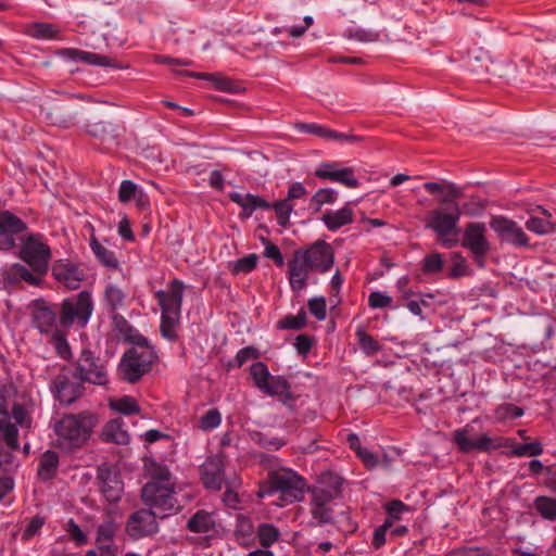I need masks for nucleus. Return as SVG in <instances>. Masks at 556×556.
<instances>
[{
	"label": "nucleus",
	"mask_w": 556,
	"mask_h": 556,
	"mask_svg": "<svg viewBox=\"0 0 556 556\" xmlns=\"http://www.w3.org/2000/svg\"><path fill=\"white\" fill-rule=\"evenodd\" d=\"M97 425L98 418L90 412L64 414L53 424L55 445L67 453L81 448L87 444Z\"/></svg>",
	"instance_id": "obj_1"
},
{
	"label": "nucleus",
	"mask_w": 556,
	"mask_h": 556,
	"mask_svg": "<svg viewBox=\"0 0 556 556\" xmlns=\"http://www.w3.org/2000/svg\"><path fill=\"white\" fill-rule=\"evenodd\" d=\"M141 498L159 518H165L180 509L176 498L175 483L165 467H159L141 490Z\"/></svg>",
	"instance_id": "obj_2"
},
{
	"label": "nucleus",
	"mask_w": 556,
	"mask_h": 556,
	"mask_svg": "<svg viewBox=\"0 0 556 556\" xmlns=\"http://www.w3.org/2000/svg\"><path fill=\"white\" fill-rule=\"evenodd\" d=\"M157 361V354L147 338L137 336L134 338V346L126 350L118 365V372L124 381L138 382L144 375L151 371Z\"/></svg>",
	"instance_id": "obj_3"
},
{
	"label": "nucleus",
	"mask_w": 556,
	"mask_h": 556,
	"mask_svg": "<svg viewBox=\"0 0 556 556\" xmlns=\"http://www.w3.org/2000/svg\"><path fill=\"white\" fill-rule=\"evenodd\" d=\"M462 214L458 203H454V208L450 210L437 207L428 213L425 227L435 233L444 248L452 249L458 243L456 237L459 235L458 223Z\"/></svg>",
	"instance_id": "obj_4"
},
{
	"label": "nucleus",
	"mask_w": 556,
	"mask_h": 556,
	"mask_svg": "<svg viewBox=\"0 0 556 556\" xmlns=\"http://www.w3.org/2000/svg\"><path fill=\"white\" fill-rule=\"evenodd\" d=\"M16 247L18 248L17 256L24 263L40 274H47L52 254L43 235L29 232L27 229L23 236L18 237Z\"/></svg>",
	"instance_id": "obj_5"
},
{
	"label": "nucleus",
	"mask_w": 556,
	"mask_h": 556,
	"mask_svg": "<svg viewBox=\"0 0 556 556\" xmlns=\"http://www.w3.org/2000/svg\"><path fill=\"white\" fill-rule=\"evenodd\" d=\"M267 480L269 483L268 493L279 492L281 500L293 503L304 498L307 488L306 480L294 470L289 468L270 470Z\"/></svg>",
	"instance_id": "obj_6"
},
{
	"label": "nucleus",
	"mask_w": 556,
	"mask_h": 556,
	"mask_svg": "<svg viewBox=\"0 0 556 556\" xmlns=\"http://www.w3.org/2000/svg\"><path fill=\"white\" fill-rule=\"evenodd\" d=\"M74 379L96 386L109 383L108 364L90 349H83L74 363Z\"/></svg>",
	"instance_id": "obj_7"
},
{
	"label": "nucleus",
	"mask_w": 556,
	"mask_h": 556,
	"mask_svg": "<svg viewBox=\"0 0 556 556\" xmlns=\"http://www.w3.org/2000/svg\"><path fill=\"white\" fill-rule=\"evenodd\" d=\"M58 311L61 328L68 329L74 324L85 327L93 311L91 294L88 291H81L75 296L67 298L60 304Z\"/></svg>",
	"instance_id": "obj_8"
},
{
	"label": "nucleus",
	"mask_w": 556,
	"mask_h": 556,
	"mask_svg": "<svg viewBox=\"0 0 556 556\" xmlns=\"http://www.w3.org/2000/svg\"><path fill=\"white\" fill-rule=\"evenodd\" d=\"M485 232L486 227L483 223H469L465 228L462 241V245L472 253L475 262L480 267L484 265L485 256L490 251Z\"/></svg>",
	"instance_id": "obj_9"
},
{
	"label": "nucleus",
	"mask_w": 556,
	"mask_h": 556,
	"mask_svg": "<svg viewBox=\"0 0 556 556\" xmlns=\"http://www.w3.org/2000/svg\"><path fill=\"white\" fill-rule=\"evenodd\" d=\"M28 229L27 224L10 211H0V250L16 248V240Z\"/></svg>",
	"instance_id": "obj_10"
},
{
	"label": "nucleus",
	"mask_w": 556,
	"mask_h": 556,
	"mask_svg": "<svg viewBox=\"0 0 556 556\" xmlns=\"http://www.w3.org/2000/svg\"><path fill=\"white\" fill-rule=\"evenodd\" d=\"M99 489L109 503H118L124 493V482L119 472L109 464H101L97 469Z\"/></svg>",
	"instance_id": "obj_11"
},
{
	"label": "nucleus",
	"mask_w": 556,
	"mask_h": 556,
	"mask_svg": "<svg viewBox=\"0 0 556 556\" xmlns=\"http://www.w3.org/2000/svg\"><path fill=\"white\" fill-rule=\"evenodd\" d=\"M469 434V426L456 429L453 432V442L462 453L468 454L473 451L491 452L502 446V443L498 442L500 439H493L486 434H482L476 439H470Z\"/></svg>",
	"instance_id": "obj_12"
},
{
	"label": "nucleus",
	"mask_w": 556,
	"mask_h": 556,
	"mask_svg": "<svg viewBox=\"0 0 556 556\" xmlns=\"http://www.w3.org/2000/svg\"><path fill=\"white\" fill-rule=\"evenodd\" d=\"M490 227L502 241L517 248L529 247V237L515 220L504 216H493L490 220Z\"/></svg>",
	"instance_id": "obj_13"
},
{
	"label": "nucleus",
	"mask_w": 556,
	"mask_h": 556,
	"mask_svg": "<svg viewBox=\"0 0 556 556\" xmlns=\"http://www.w3.org/2000/svg\"><path fill=\"white\" fill-rule=\"evenodd\" d=\"M159 516L149 509L132 513L126 522V532L131 539L150 536L159 531Z\"/></svg>",
	"instance_id": "obj_14"
},
{
	"label": "nucleus",
	"mask_w": 556,
	"mask_h": 556,
	"mask_svg": "<svg viewBox=\"0 0 556 556\" xmlns=\"http://www.w3.org/2000/svg\"><path fill=\"white\" fill-rule=\"evenodd\" d=\"M51 391L54 397L65 405L73 404L85 393L84 382L73 380L67 372H60L53 380Z\"/></svg>",
	"instance_id": "obj_15"
},
{
	"label": "nucleus",
	"mask_w": 556,
	"mask_h": 556,
	"mask_svg": "<svg viewBox=\"0 0 556 556\" xmlns=\"http://www.w3.org/2000/svg\"><path fill=\"white\" fill-rule=\"evenodd\" d=\"M313 270L320 273L328 271L333 265V252L330 244L318 241L312 244L308 249L296 250Z\"/></svg>",
	"instance_id": "obj_16"
},
{
	"label": "nucleus",
	"mask_w": 556,
	"mask_h": 556,
	"mask_svg": "<svg viewBox=\"0 0 556 556\" xmlns=\"http://www.w3.org/2000/svg\"><path fill=\"white\" fill-rule=\"evenodd\" d=\"M185 286L182 281L174 279L167 291L159 290L155 298L161 307L162 314L180 315Z\"/></svg>",
	"instance_id": "obj_17"
},
{
	"label": "nucleus",
	"mask_w": 556,
	"mask_h": 556,
	"mask_svg": "<svg viewBox=\"0 0 556 556\" xmlns=\"http://www.w3.org/2000/svg\"><path fill=\"white\" fill-rule=\"evenodd\" d=\"M53 277L66 288L76 290L85 278V273L79 265L67 260H59L52 266Z\"/></svg>",
	"instance_id": "obj_18"
},
{
	"label": "nucleus",
	"mask_w": 556,
	"mask_h": 556,
	"mask_svg": "<svg viewBox=\"0 0 556 556\" xmlns=\"http://www.w3.org/2000/svg\"><path fill=\"white\" fill-rule=\"evenodd\" d=\"M58 314L59 311L56 306L48 305L43 301H37L31 312L34 327L41 333L53 331L59 325Z\"/></svg>",
	"instance_id": "obj_19"
},
{
	"label": "nucleus",
	"mask_w": 556,
	"mask_h": 556,
	"mask_svg": "<svg viewBox=\"0 0 556 556\" xmlns=\"http://www.w3.org/2000/svg\"><path fill=\"white\" fill-rule=\"evenodd\" d=\"M223 457H208L200 468L201 480L206 489L219 491L225 478Z\"/></svg>",
	"instance_id": "obj_20"
},
{
	"label": "nucleus",
	"mask_w": 556,
	"mask_h": 556,
	"mask_svg": "<svg viewBox=\"0 0 556 556\" xmlns=\"http://www.w3.org/2000/svg\"><path fill=\"white\" fill-rule=\"evenodd\" d=\"M315 176L321 179H329L340 182L348 188H356L358 180L351 167L338 168L336 163H324L315 170Z\"/></svg>",
	"instance_id": "obj_21"
},
{
	"label": "nucleus",
	"mask_w": 556,
	"mask_h": 556,
	"mask_svg": "<svg viewBox=\"0 0 556 556\" xmlns=\"http://www.w3.org/2000/svg\"><path fill=\"white\" fill-rule=\"evenodd\" d=\"M313 270L306 261L298 251L294 252L292 260L288 262V276L290 287L294 292H300L306 287L308 273Z\"/></svg>",
	"instance_id": "obj_22"
},
{
	"label": "nucleus",
	"mask_w": 556,
	"mask_h": 556,
	"mask_svg": "<svg viewBox=\"0 0 556 556\" xmlns=\"http://www.w3.org/2000/svg\"><path fill=\"white\" fill-rule=\"evenodd\" d=\"M87 132L100 140L105 149L117 147L119 144V126L110 122H96L87 125Z\"/></svg>",
	"instance_id": "obj_23"
},
{
	"label": "nucleus",
	"mask_w": 556,
	"mask_h": 556,
	"mask_svg": "<svg viewBox=\"0 0 556 556\" xmlns=\"http://www.w3.org/2000/svg\"><path fill=\"white\" fill-rule=\"evenodd\" d=\"M177 77H193L198 79H205L213 83L216 89L220 91L237 93L241 90L240 86L232 79L226 77L220 73H198L185 70H173Z\"/></svg>",
	"instance_id": "obj_24"
},
{
	"label": "nucleus",
	"mask_w": 556,
	"mask_h": 556,
	"mask_svg": "<svg viewBox=\"0 0 556 556\" xmlns=\"http://www.w3.org/2000/svg\"><path fill=\"white\" fill-rule=\"evenodd\" d=\"M262 392L270 396H278L279 401L290 409H293L298 399L291 391L289 381L282 376H271Z\"/></svg>",
	"instance_id": "obj_25"
},
{
	"label": "nucleus",
	"mask_w": 556,
	"mask_h": 556,
	"mask_svg": "<svg viewBox=\"0 0 556 556\" xmlns=\"http://www.w3.org/2000/svg\"><path fill=\"white\" fill-rule=\"evenodd\" d=\"M56 54L73 62H84L98 66H114V63L110 58L79 49L65 48L59 50Z\"/></svg>",
	"instance_id": "obj_26"
},
{
	"label": "nucleus",
	"mask_w": 556,
	"mask_h": 556,
	"mask_svg": "<svg viewBox=\"0 0 556 556\" xmlns=\"http://www.w3.org/2000/svg\"><path fill=\"white\" fill-rule=\"evenodd\" d=\"M229 199L242 207L241 216L248 218L255 210H270V203L260 195L252 193L241 194L239 192L229 193Z\"/></svg>",
	"instance_id": "obj_27"
},
{
	"label": "nucleus",
	"mask_w": 556,
	"mask_h": 556,
	"mask_svg": "<svg viewBox=\"0 0 556 556\" xmlns=\"http://www.w3.org/2000/svg\"><path fill=\"white\" fill-rule=\"evenodd\" d=\"M45 118L52 125L67 127L72 124L76 113L63 103L54 102L48 108H41Z\"/></svg>",
	"instance_id": "obj_28"
},
{
	"label": "nucleus",
	"mask_w": 556,
	"mask_h": 556,
	"mask_svg": "<svg viewBox=\"0 0 556 556\" xmlns=\"http://www.w3.org/2000/svg\"><path fill=\"white\" fill-rule=\"evenodd\" d=\"M321 220L328 230L337 231L341 227L353 223L354 212L350 205L346 204L337 211H326L321 216Z\"/></svg>",
	"instance_id": "obj_29"
},
{
	"label": "nucleus",
	"mask_w": 556,
	"mask_h": 556,
	"mask_svg": "<svg viewBox=\"0 0 556 556\" xmlns=\"http://www.w3.org/2000/svg\"><path fill=\"white\" fill-rule=\"evenodd\" d=\"M329 486H315L312 490L311 505H328L341 493V481L338 477L330 476Z\"/></svg>",
	"instance_id": "obj_30"
},
{
	"label": "nucleus",
	"mask_w": 556,
	"mask_h": 556,
	"mask_svg": "<svg viewBox=\"0 0 556 556\" xmlns=\"http://www.w3.org/2000/svg\"><path fill=\"white\" fill-rule=\"evenodd\" d=\"M299 128L303 131L314 134L326 139L348 141L350 143H357L363 141V137L361 136L339 132L337 130H331L317 124H300Z\"/></svg>",
	"instance_id": "obj_31"
},
{
	"label": "nucleus",
	"mask_w": 556,
	"mask_h": 556,
	"mask_svg": "<svg viewBox=\"0 0 556 556\" xmlns=\"http://www.w3.org/2000/svg\"><path fill=\"white\" fill-rule=\"evenodd\" d=\"M59 455L52 450L46 451L39 458L37 468L38 478L42 481H49L54 478L59 468Z\"/></svg>",
	"instance_id": "obj_32"
},
{
	"label": "nucleus",
	"mask_w": 556,
	"mask_h": 556,
	"mask_svg": "<svg viewBox=\"0 0 556 556\" xmlns=\"http://www.w3.org/2000/svg\"><path fill=\"white\" fill-rule=\"evenodd\" d=\"M101 437L103 441L115 444H127L129 434L123 429V420L119 418L110 420L102 429Z\"/></svg>",
	"instance_id": "obj_33"
},
{
	"label": "nucleus",
	"mask_w": 556,
	"mask_h": 556,
	"mask_svg": "<svg viewBox=\"0 0 556 556\" xmlns=\"http://www.w3.org/2000/svg\"><path fill=\"white\" fill-rule=\"evenodd\" d=\"M90 249L96 255L97 260L106 268L117 270L119 269V262L115 256V253L104 245H102L94 235L90 236L89 242Z\"/></svg>",
	"instance_id": "obj_34"
},
{
	"label": "nucleus",
	"mask_w": 556,
	"mask_h": 556,
	"mask_svg": "<svg viewBox=\"0 0 556 556\" xmlns=\"http://www.w3.org/2000/svg\"><path fill=\"white\" fill-rule=\"evenodd\" d=\"M46 274H40L30 267L27 268L22 264H13L10 269V276L14 280L25 281L30 286L37 287L42 282V278Z\"/></svg>",
	"instance_id": "obj_35"
},
{
	"label": "nucleus",
	"mask_w": 556,
	"mask_h": 556,
	"mask_svg": "<svg viewBox=\"0 0 556 556\" xmlns=\"http://www.w3.org/2000/svg\"><path fill=\"white\" fill-rule=\"evenodd\" d=\"M254 527L250 518L239 516L235 528L237 542L242 546H250L254 542Z\"/></svg>",
	"instance_id": "obj_36"
},
{
	"label": "nucleus",
	"mask_w": 556,
	"mask_h": 556,
	"mask_svg": "<svg viewBox=\"0 0 556 556\" xmlns=\"http://www.w3.org/2000/svg\"><path fill=\"white\" fill-rule=\"evenodd\" d=\"M213 516L205 510H198L187 522V529L194 533H206L214 529Z\"/></svg>",
	"instance_id": "obj_37"
},
{
	"label": "nucleus",
	"mask_w": 556,
	"mask_h": 556,
	"mask_svg": "<svg viewBox=\"0 0 556 556\" xmlns=\"http://www.w3.org/2000/svg\"><path fill=\"white\" fill-rule=\"evenodd\" d=\"M59 33L60 30L50 23H33L25 28V34L35 39H53Z\"/></svg>",
	"instance_id": "obj_38"
},
{
	"label": "nucleus",
	"mask_w": 556,
	"mask_h": 556,
	"mask_svg": "<svg viewBox=\"0 0 556 556\" xmlns=\"http://www.w3.org/2000/svg\"><path fill=\"white\" fill-rule=\"evenodd\" d=\"M533 505L543 519L556 520V497L540 495L534 500Z\"/></svg>",
	"instance_id": "obj_39"
},
{
	"label": "nucleus",
	"mask_w": 556,
	"mask_h": 556,
	"mask_svg": "<svg viewBox=\"0 0 556 556\" xmlns=\"http://www.w3.org/2000/svg\"><path fill=\"white\" fill-rule=\"evenodd\" d=\"M355 336L361 350L367 356H372L382 350V345L363 328H357Z\"/></svg>",
	"instance_id": "obj_40"
},
{
	"label": "nucleus",
	"mask_w": 556,
	"mask_h": 556,
	"mask_svg": "<svg viewBox=\"0 0 556 556\" xmlns=\"http://www.w3.org/2000/svg\"><path fill=\"white\" fill-rule=\"evenodd\" d=\"M293 203L287 199H281L270 203V208L274 210L279 226L287 228L290 226V215L293 212Z\"/></svg>",
	"instance_id": "obj_41"
},
{
	"label": "nucleus",
	"mask_w": 556,
	"mask_h": 556,
	"mask_svg": "<svg viewBox=\"0 0 556 556\" xmlns=\"http://www.w3.org/2000/svg\"><path fill=\"white\" fill-rule=\"evenodd\" d=\"M117 526L113 520H106L98 526L96 535V545L115 544L113 539L116 534Z\"/></svg>",
	"instance_id": "obj_42"
},
{
	"label": "nucleus",
	"mask_w": 556,
	"mask_h": 556,
	"mask_svg": "<svg viewBox=\"0 0 556 556\" xmlns=\"http://www.w3.org/2000/svg\"><path fill=\"white\" fill-rule=\"evenodd\" d=\"M257 536L261 546L268 548L279 540L280 532L271 523H261L257 529Z\"/></svg>",
	"instance_id": "obj_43"
},
{
	"label": "nucleus",
	"mask_w": 556,
	"mask_h": 556,
	"mask_svg": "<svg viewBox=\"0 0 556 556\" xmlns=\"http://www.w3.org/2000/svg\"><path fill=\"white\" fill-rule=\"evenodd\" d=\"M110 407L113 410H115L122 415H125V416L139 414L141 410L137 401L134 397L128 396V395H125L118 400L112 401L110 403Z\"/></svg>",
	"instance_id": "obj_44"
},
{
	"label": "nucleus",
	"mask_w": 556,
	"mask_h": 556,
	"mask_svg": "<svg viewBox=\"0 0 556 556\" xmlns=\"http://www.w3.org/2000/svg\"><path fill=\"white\" fill-rule=\"evenodd\" d=\"M526 227L536 235L544 236L556 231V222L532 216L526 222Z\"/></svg>",
	"instance_id": "obj_45"
},
{
	"label": "nucleus",
	"mask_w": 556,
	"mask_h": 556,
	"mask_svg": "<svg viewBox=\"0 0 556 556\" xmlns=\"http://www.w3.org/2000/svg\"><path fill=\"white\" fill-rule=\"evenodd\" d=\"M104 300L110 312H116L124 305L125 293L116 286L110 285L105 288Z\"/></svg>",
	"instance_id": "obj_46"
},
{
	"label": "nucleus",
	"mask_w": 556,
	"mask_h": 556,
	"mask_svg": "<svg viewBox=\"0 0 556 556\" xmlns=\"http://www.w3.org/2000/svg\"><path fill=\"white\" fill-rule=\"evenodd\" d=\"M250 374L253 378L255 387L261 391H263L271 378L267 366L263 362L254 363L250 368Z\"/></svg>",
	"instance_id": "obj_47"
},
{
	"label": "nucleus",
	"mask_w": 556,
	"mask_h": 556,
	"mask_svg": "<svg viewBox=\"0 0 556 556\" xmlns=\"http://www.w3.org/2000/svg\"><path fill=\"white\" fill-rule=\"evenodd\" d=\"M444 267L442 254L432 252L427 254L422 261V271L426 275H433L441 273Z\"/></svg>",
	"instance_id": "obj_48"
},
{
	"label": "nucleus",
	"mask_w": 556,
	"mask_h": 556,
	"mask_svg": "<svg viewBox=\"0 0 556 556\" xmlns=\"http://www.w3.org/2000/svg\"><path fill=\"white\" fill-rule=\"evenodd\" d=\"M384 509L388 514L384 521H390L393 527L394 522L401 519L402 514L409 510V507L400 500H392L384 505Z\"/></svg>",
	"instance_id": "obj_49"
},
{
	"label": "nucleus",
	"mask_w": 556,
	"mask_h": 556,
	"mask_svg": "<svg viewBox=\"0 0 556 556\" xmlns=\"http://www.w3.org/2000/svg\"><path fill=\"white\" fill-rule=\"evenodd\" d=\"M179 317H180V315L173 316V315L162 314L160 330L164 338H166L168 340L176 339L175 328L179 321Z\"/></svg>",
	"instance_id": "obj_50"
},
{
	"label": "nucleus",
	"mask_w": 556,
	"mask_h": 556,
	"mask_svg": "<svg viewBox=\"0 0 556 556\" xmlns=\"http://www.w3.org/2000/svg\"><path fill=\"white\" fill-rule=\"evenodd\" d=\"M337 200V191L333 189H319L312 198L311 204L315 211H319L324 204H332Z\"/></svg>",
	"instance_id": "obj_51"
},
{
	"label": "nucleus",
	"mask_w": 556,
	"mask_h": 556,
	"mask_svg": "<svg viewBox=\"0 0 556 556\" xmlns=\"http://www.w3.org/2000/svg\"><path fill=\"white\" fill-rule=\"evenodd\" d=\"M306 325V314L301 311L296 315H288L283 319L279 320L277 327L279 329H292L300 330Z\"/></svg>",
	"instance_id": "obj_52"
},
{
	"label": "nucleus",
	"mask_w": 556,
	"mask_h": 556,
	"mask_svg": "<svg viewBox=\"0 0 556 556\" xmlns=\"http://www.w3.org/2000/svg\"><path fill=\"white\" fill-rule=\"evenodd\" d=\"M222 422V416L217 408L208 409L199 419V428L204 431H208L217 428Z\"/></svg>",
	"instance_id": "obj_53"
},
{
	"label": "nucleus",
	"mask_w": 556,
	"mask_h": 556,
	"mask_svg": "<svg viewBox=\"0 0 556 556\" xmlns=\"http://www.w3.org/2000/svg\"><path fill=\"white\" fill-rule=\"evenodd\" d=\"M65 531L68 538L77 545L84 546L88 543L87 534L81 530L79 525L74 519H70L65 526Z\"/></svg>",
	"instance_id": "obj_54"
},
{
	"label": "nucleus",
	"mask_w": 556,
	"mask_h": 556,
	"mask_svg": "<svg viewBox=\"0 0 556 556\" xmlns=\"http://www.w3.org/2000/svg\"><path fill=\"white\" fill-rule=\"evenodd\" d=\"M542 453H543V447L539 441L531 442V443L518 444L511 451V455L517 456V457L539 456Z\"/></svg>",
	"instance_id": "obj_55"
},
{
	"label": "nucleus",
	"mask_w": 556,
	"mask_h": 556,
	"mask_svg": "<svg viewBox=\"0 0 556 556\" xmlns=\"http://www.w3.org/2000/svg\"><path fill=\"white\" fill-rule=\"evenodd\" d=\"M258 357V351L253 346H245L238 351L233 363L228 364L229 367H241L250 359H256Z\"/></svg>",
	"instance_id": "obj_56"
},
{
	"label": "nucleus",
	"mask_w": 556,
	"mask_h": 556,
	"mask_svg": "<svg viewBox=\"0 0 556 556\" xmlns=\"http://www.w3.org/2000/svg\"><path fill=\"white\" fill-rule=\"evenodd\" d=\"M258 256L254 253L249 254L242 258H239L232 268V271L235 274L239 273H250L252 271L256 265H257Z\"/></svg>",
	"instance_id": "obj_57"
},
{
	"label": "nucleus",
	"mask_w": 556,
	"mask_h": 556,
	"mask_svg": "<svg viewBox=\"0 0 556 556\" xmlns=\"http://www.w3.org/2000/svg\"><path fill=\"white\" fill-rule=\"evenodd\" d=\"M442 193L443 197L441 198L440 203L448 204L451 205V208H454V203H457L456 199L463 195V190L456 185L447 182Z\"/></svg>",
	"instance_id": "obj_58"
},
{
	"label": "nucleus",
	"mask_w": 556,
	"mask_h": 556,
	"mask_svg": "<svg viewBox=\"0 0 556 556\" xmlns=\"http://www.w3.org/2000/svg\"><path fill=\"white\" fill-rule=\"evenodd\" d=\"M311 514L319 525L330 523L332 521L333 510L328 505H311Z\"/></svg>",
	"instance_id": "obj_59"
},
{
	"label": "nucleus",
	"mask_w": 556,
	"mask_h": 556,
	"mask_svg": "<svg viewBox=\"0 0 556 556\" xmlns=\"http://www.w3.org/2000/svg\"><path fill=\"white\" fill-rule=\"evenodd\" d=\"M309 313L315 316L317 320H324L326 318V300L324 296L313 298L307 303Z\"/></svg>",
	"instance_id": "obj_60"
},
{
	"label": "nucleus",
	"mask_w": 556,
	"mask_h": 556,
	"mask_svg": "<svg viewBox=\"0 0 556 556\" xmlns=\"http://www.w3.org/2000/svg\"><path fill=\"white\" fill-rule=\"evenodd\" d=\"M2 439L4 440L8 447L11 450H17L20 447L18 443V429L17 427L10 422L3 430H2Z\"/></svg>",
	"instance_id": "obj_61"
},
{
	"label": "nucleus",
	"mask_w": 556,
	"mask_h": 556,
	"mask_svg": "<svg viewBox=\"0 0 556 556\" xmlns=\"http://www.w3.org/2000/svg\"><path fill=\"white\" fill-rule=\"evenodd\" d=\"M45 522H46V518L40 515H36L35 517H33L22 534V540L28 541L33 536H35L39 532V530L42 528Z\"/></svg>",
	"instance_id": "obj_62"
},
{
	"label": "nucleus",
	"mask_w": 556,
	"mask_h": 556,
	"mask_svg": "<svg viewBox=\"0 0 556 556\" xmlns=\"http://www.w3.org/2000/svg\"><path fill=\"white\" fill-rule=\"evenodd\" d=\"M139 189L137 185L131 180H123L119 190H118V199L121 202L126 203L130 199H134Z\"/></svg>",
	"instance_id": "obj_63"
},
{
	"label": "nucleus",
	"mask_w": 556,
	"mask_h": 556,
	"mask_svg": "<svg viewBox=\"0 0 556 556\" xmlns=\"http://www.w3.org/2000/svg\"><path fill=\"white\" fill-rule=\"evenodd\" d=\"M85 556H118V546L116 544L97 546L88 549Z\"/></svg>",
	"instance_id": "obj_64"
}]
</instances>
